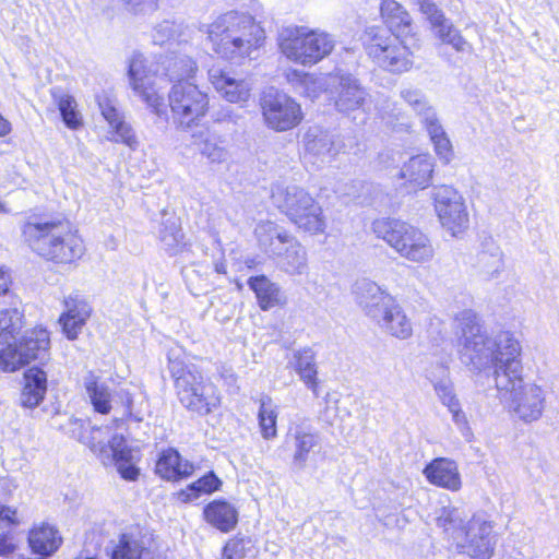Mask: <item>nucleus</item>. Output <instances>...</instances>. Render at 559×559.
I'll return each mask as SVG.
<instances>
[{
    "instance_id": "19",
    "label": "nucleus",
    "mask_w": 559,
    "mask_h": 559,
    "mask_svg": "<svg viewBox=\"0 0 559 559\" xmlns=\"http://www.w3.org/2000/svg\"><path fill=\"white\" fill-rule=\"evenodd\" d=\"M355 294L359 307L374 322L396 302L386 290L366 278L356 283Z\"/></svg>"
},
{
    "instance_id": "24",
    "label": "nucleus",
    "mask_w": 559,
    "mask_h": 559,
    "mask_svg": "<svg viewBox=\"0 0 559 559\" xmlns=\"http://www.w3.org/2000/svg\"><path fill=\"white\" fill-rule=\"evenodd\" d=\"M24 324L21 300L15 296H10L9 304L0 305V348L16 341Z\"/></svg>"
},
{
    "instance_id": "61",
    "label": "nucleus",
    "mask_w": 559,
    "mask_h": 559,
    "mask_svg": "<svg viewBox=\"0 0 559 559\" xmlns=\"http://www.w3.org/2000/svg\"><path fill=\"white\" fill-rule=\"evenodd\" d=\"M15 549V546L11 542V538L8 536L0 537V556H8L12 554Z\"/></svg>"
},
{
    "instance_id": "37",
    "label": "nucleus",
    "mask_w": 559,
    "mask_h": 559,
    "mask_svg": "<svg viewBox=\"0 0 559 559\" xmlns=\"http://www.w3.org/2000/svg\"><path fill=\"white\" fill-rule=\"evenodd\" d=\"M62 543L59 532L50 525L41 524L31 530L28 544L32 550L41 556H50L58 550Z\"/></svg>"
},
{
    "instance_id": "17",
    "label": "nucleus",
    "mask_w": 559,
    "mask_h": 559,
    "mask_svg": "<svg viewBox=\"0 0 559 559\" xmlns=\"http://www.w3.org/2000/svg\"><path fill=\"white\" fill-rule=\"evenodd\" d=\"M207 75L213 88L226 102L238 104L240 107L249 102L252 84L231 69L214 64L209 69Z\"/></svg>"
},
{
    "instance_id": "41",
    "label": "nucleus",
    "mask_w": 559,
    "mask_h": 559,
    "mask_svg": "<svg viewBox=\"0 0 559 559\" xmlns=\"http://www.w3.org/2000/svg\"><path fill=\"white\" fill-rule=\"evenodd\" d=\"M248 285L255 293L262 310H269L284 302L280 287L263 275L249 278Z\"/></svg>"
},
{
    "instance_id": "54",
    "label": "nucleus",
    "mask_w": 559,
    "mask_h": 559,
    "mask_svg": "<svg viewBox=\"0 0 559 559\" xmlns=\"http://www.w3.org/2000/svg\"><path fill=\"white\" fill-rule=\"evenodd\" d=\"M127 9L134 14H146L158 8V0H123Z\"/></svg>"
},
{
    "instance_id": "13",
    "label": "nucleus",
    "mask_w": 559,
    "mask_h": 559,
    "mask_svg": "<svg viewBox=\"0 0 559 559\" xmlns=\"http://www.w3.org/2000/svg\"><path fill=\"white\" fill-rule=\"evenodd\" d=\"M260 107L265 126L276 132L292 130L302 120L300 105L287 94L273 88L263 93Z\"/></svg>"
},
{
    "instance_id": "51",
    "label": "nucleus",
    "mask_w": 559,
    "mask_h": 559,
    "mask_svg": "<svg viewBox=\"0 0 559 559\" xmlns=\"http://www.w3.org/2000/svg\"><path fill=\"white\" fill-rule=\"evenodd\" d=\"M246 554V540L243 538H230L223 548L222 559H242Z\"/></svg>"
},
{
    "instance_id": "60",
    "label": "nucleus",
    "mask_w": 559,
    "mask_h": 559,
    "mask_svg": "<svg viewBox=\"0 0 559 559\" xmlns=\"http://www.w3.org/2000/svg\"><path fill=\"white\" fill-rule=\"evenodd\" d=\"M431 27L435 32V35L441 40L442 34H447V32H449L453 27V24L444 16L442 17V21L431 25Z\"/></svg>"
},
{
    "instance_id": "12",
    "label": "nucleus",
    "mask_w": 559,
    "mask_h": 559,
    "mask_svg": "<svg viewBox=\"0 0 559 559\" xmlns=\"http://www.w3.org/2000/svg\"><path fill=\"white\" fill-rule=\"evenodd\" d=\"M50 347L49 333L45 329L27 331L17 344L0 348V368L5 372H13L31 360H44L48 357Z\"/></svg>"
},
{
    "instance_id": "33",
    "label": "nucleus",
    "mask_w": 559,
    "mask_h": 559,
    "mask_svg": "<svg viewBox=\"0 0 559 559\" xmlns=\"http://www.w3.org/2000/svg\"><path fill=\"white\" fill-rule=\"evenodd\" d=\"M83 386L97 413L108 414L111 411V392L100 376L94 371H87L83 377Z\"/></svg>"
},
{
    "instance_id": "38",
    "label": "nucleus",
    "mask_w": 559,
    "mask_h": 559,
    "mask_svg": "<svg viewBox=\"0 0 559 559\" xmlns=\"http://www.w3.org/2000/svg\"><path fill=\"white\" fill-rule=\"evenodd\" d=\"M50 94L64 124L71 130H78L83 127V116L78 108V102L74 96L63 92L60 87L51 88Z\"/></svg>"
},
{
    "instance_id": "35",
    "label": "nucleus",
    "mask_w": 559,
    "mask_h": 559,
    "mask_svg": "<svg viewBox=\"0 0 559 559\" xmlns=\"http://www.w3.org/2000/svg\"><path fill=\"white\" fill-rule=\"evenodd\" d=\"M204 518L212 526L227 533L238 523V512L233 504L223 500H214L204 508Z\"/></svg>"
},
{
    "instance_id": "28",
    "label": "nucleus",
    "mask_w": 559,
    "mask_h": 559,
    "mask_svg": "<svg viewBox=\"0 0 559 559\" xmlns=\"http://www.w3.org/2000/svg\"><path fill=\"white\" fill-rule=\"evenodd\" d=\"M191 145L211 164H222L229 158V152L222 136L207 128L192 134Z\"/></svg>"
},
{
    "instance_id": "62",
    "label": "nucleus",
    "mask_w": 559,
    "mask_h": 559,
    "mask_svg": "<svg viewBox=\"0 0 559 559\" xmlns=\"http://www.w3.org/2000/svg\"><path fill=\"white\" fill-rule=\"evenodd\" d=\"M10 275L7 271L0 267V295H7L9 290Z\"/></svg>"
},
{
    "instance_id": "58",
    "label": "nucleus",
    "mask_w": 559,
    "mask_h": 559,
    "mask_svg": "<svg viewBox=\"0 0 559 559\" xmlns=\"http://www.w3.org/2000/svg\"><path fill=\"white\" fill-rule=\"evenodd\" d=\"M419 4L421 12L427 16L431 25L439 23L444 17L442 11L430 0H420Z\"/></svg>"
},
{
    "instance_id": "49",
    "label": "nucleus",
    "mask_w": 559,
    "mask_h": 559,
    "mask_svg": "<svg viewBox=\"0 0 559 559\" xmlns=\"http://www.w3.org/2000/svg\"><path fill=\"white\" fill-rule=\"evenodd\" d=\"M404 102L418 115L421 119L431 114L435 109L429 104L426 95L415 87H405L400 93Z\"/></svg>"
},
{
    "instance_id": "14",
    "label": "nucleus",
    "mask_w": 559,
    "mask_h": 559,
    "mask_svg": "<svg viewBox=\"0 0 559 559\" xmlns=\"http://www.w3.org/2000/svg\"><path fill=\"white\" fill-rule=\"evenodd\" d=\"M326 92L335 109L344 115L365 110L370 98L359 80L349 73L337 72L326 75Z\"/></svg>"
},
{
    "instance_id": "23",
    "label": "nucleus",
    "mask_w": 559,
    "mask_h": 559,
    "mask_svg": "<svg viewBox=\"0 0 559 559\" xmlns=\"http://www.w3.org/2000/svg\"><path fill=\"white\" fill-rule=\"evenodd\" d=\"M97 102L102 116L115 131L116 138L112 140L121 142L130 148L135 150L139 142L134 131L131 126L123 120L122 115L115 105V100L106 95H100L97 96Z\"/></svg>"
},
{
    "instance_id": "11",
    "label": "nucleus",
    "mask_w": 559,
    "mask_h": 559,
    "mask_svg": "<svg viewBox=\"0 0 559 559\" xmlns=\"http://www.w3.org/2000/svg\"><path fill=\"white\" fill-rule=\"evenodd\" d=\"M168 99L174 120L182 129L198 124L210 109L209 95L192 83L174 84Z\"/></svg>"
},
{
    "instance_id": "16",
    "label": "nucleus",
    "mask_w": 559,
    "mask_h": 559,
    "mask_svg": "<svg viewBox=\"0 0 559 559\" xmlns=\"http://www.w3.org/2000/svg\"><path fill=\"white\" fill-rule=\"evenodd\" d=\"M129 85L147 107L159 118L167 117L164 97L154 87V74L147 69L146 60L140 52H134L128 63Z\"/></svg>"
},
{
    "instance_id": "7",
    "label": "nucleus",
    "mask_w": 559,
    "mask_h": 559,
    "mask_svg": "<svg viewBox=\"0 0 559 559\" xmlns=\"http://www.w3.org/2000/svg\"><path fill=\"white\" fill-rule=\"evenodd\" d=\"M501 402L510 415L525 424L539 420L546 407V392L535 383H524L522 373L501 374L496 382Z\"/></svg>"
},
{
    "instance_id": "31",
    "label": "nucleus",
    "mask_w": 559,
    "mask_h": 559,
    "mask_svg": "<svg viewBox=\"0 0 559 559\" xmlns=\"http://www.w3.org/2000/svg\"><path fill=\"white\" fill-rule=\"evenodd\" d=\"M376 323L384 333L399 340H407L413 335L412 322L397 301Z\"/></svg>"
},
{
    "instance_id": "30",
    "label": "nucleus",
    "mask_w": 559,
    "mask_h": 559,
    "mask_svg": "<svg viewBox=\"0 0 559 559\" xmlns=\"http://www.w3.org/2000/svg\"><path fill=\"white\" fill-rule=\"evenodd\" d=\"M47 392V374L39 368L33 367L24 372V384L20 403L25 408H35L44 400Z\"/></svg>"
},
{
    "instance_id": "46",
    "label": "nucleus",
    "mask_w": 559,
    "mask_h": 559,
    "mask_svg": "<svg viewBox=\"0 0 559 559\" xmlns=\"http://www.w3.org/2000/svg\"><path fill=\"white\" fill-rule=\"evenodd\" d=\"M160 241L170 255L182 251L186 243L183 241L182 230L176 221L168 219L164 223L163 229L160 230Z\"/></svg>"
},
{
    "instance_id": "57",
    "label": "nucleus",
    "mask_w": 559,
    "mask_h": 559,
    "mask_svg": "<svg viewBox=\"0 0 559 559\" xmlns=\"http://www.w3.org/2000/svg\"><path fill=\"white\" fill-rule=\"evenodd\" d=\"M214 121L218 123L238 124L242 116L235 109L224 106L214 114Z\"/></svg>"
},
{
    "instance_id": "2",
    "label": "nucleus",
    "mask_w": 559,
    "mask_h": 559,
    "mask_svg": "<svg viewBox=\"0 0 559 559\" xmlns=\"http://www.w3.org/2000/svg\"><path fill=\"white\" fill-rule=\"evenodd\" d=\"M22 234L29 248L48 261L71 263L81 259L85 252L78 230L64 218L28 221Z\"/></svg>"
},
{
    "instance_id": "3",
    "label": "nucleus",
    "mask_w": 559,
    "mask_h": 559,
    "mask_svg": "<svg viewBox=\"0 0 559 559\" xmlns=\"http://www.w3.org/2000/svg\"><path fill=\"white\" fill-rule=\"evenodd\" d=\"M213 49L227 59L249 57L264 40V31L243 12L228 11L207 25Z\"/></svg>"
},
{
    "instance_id": "44",
    "label": "nucleus",
    "mask_w": 559,
    "mask_h": 559,
    "mask_svg": "<svg viewBox=\"0 0 559 559\" xmlns=\"http://www.w3.org/2000/svg\"><path fill=\"white\" fill-rule=\"evenodd\" d=\"M165 71L170 81L189 83L187 80L195 73L197 64L186 55L173 56L165 61Z\"/></svg>"
},
{
    "instance_id": "32",
    "label": "nucleus",
    "mask_w": 559,
    "mask_h": 559,
    "mask_svg": "<svg viewBox=\"0 0 559 559\" xmlns=\"http://www.w3.org/2000/svg\"><path fill=\"white\" fill-rule=\"evenodd\" d=\"M475 267L478 275L485 281L498 277L504 267L500 247L492 240L485 242L483 250L477 254Z\"/></svg>"
},
{
    "instance_id": "53",
    "label": "nucleus",
    "mask_w": 559,
    "mask_h": 559,
    "mask_svg": "<svg viewBox=\"0 0 559 559\" xmlns=\"http://www.w3.org/2000/svg\"><path fill=\"white\" fill-rule=\"evenodd\" d=\"M301 85L305 87V93L308 97L316 98L323 87L326 88V76L314 78L313 75L306 74L301 81Z\"/></svg>"
},
{
    "instance_id": "10",
    "label": "nucleus",
    "mask_w": 559,
    "mask_h": 559,
    "mask_svg": "<svg viewBox=\"0 0 559 559\" xmlns=\"http://www.w3.org/2000/svg\"><path fill=\"white\" fill-rule=\"evenodd\" d=\"M368 36L367 53L380 68L392 73L406 72L412 68V53L399 35L371 28Z\"/></svg>"
},
{
    "instance_id": "20",
    "label": "nucleus",
    "mask_w": 559,
    "mask_h": 559,
    "mask_svg": "<svg viewBox=\"0 0 559 559\" xmlns=\"http://www.w3.org/2000/svg\"><path fill=\"white\" fill-rule=\"evenodd\" d=\"M492 336L484 332L466 336L460 350L461 360L473 371H481L492 366Z\"/></svg>"
},
{
    "instance_id": "52",
    "label": "nucleus",
    "mask_w": 559,
    "mask_h": 559,
    "mask_svg": "<svg viewBox=\"0 0 559 559\" xmlns=\"http://www.w3.org/2000/svg\"><path fill=\"white\" fill-rule=\"evenodd\" d=\"M441 41L451 45L459 52H464L472 48L454 26L447 34H442Z\"/></svg>"
},
{
    "instance_id": "6",
    "label": "nucleus",
    "mask_w": 559,
    "mask_h": 559,
    "mask_svg": "<svg viewBox=\"0 0 559 559\" xmlns=\"http://www.w3.org/2000/svg\"><path fill=\"white\" fill-rule=\"evenodd\" d=\"M70 432L80 442L87 444L98 456L104 465H115L118 473L127 480H135L139 476V468L135 466L139 460V451L127 444L123 436L114 435L110 440H104L102 436L107 428H93L91 439L85 440L81 432L84 421L78 418H70Z\"/></svg>"
},
{
    "instance_id": "50",
    "label": "nucleus",
    "mask_w": 559,
    "mask_h": 559,
    "mask_svg": "<svg viewBox=\"0 0 559 559\" xmlns=\"http://www.w3.org/2000/svg\"><path fill=\"white\" fill-rule=\"evenodd\" d=\"M456 328L461 331L464 341L466 336H473L476 333H481V328L478 322L477 314L473 310H463L455 317Z\"/></svg>"
},
{
    "instance_id": "4",
    "label": "nucleus",
    "mask_w": 559,
    "mask_h": 559,
    "mask_svg": "<svg viewBox=\"0 0 559 559\" xmlns=\"http://www.w3.org/2000/svg\"><path fill=\"white\" fill-rule=\"evenodd\" d=\"M168 369L175 381L177 396L188 411L205 416L219 406L216 385L194 366H188L179 357L169 354Z\"/></svg>"
},
{
    "instance_id": "29",
    "label": "nucleus",
    "mask_w": 559,
    "mask_h": 559,
    "mask_svg": "<svg viewBox=\"0 0 559 559\" xmlns=\"http://www.w3.org/2000/svg\"><path fill=\"white\" fill-rule=\"evenodd\" d=\"M287 439L294 440V465L298 468H304L310 451L319 443V435L310 426L297 424L290 427Z\"/></svg>"
},
{
    "instance_id": "1",
    "label": "nucleus",
    "mask_w": 559,
    "mask_h": 559,
    "mask_svg": "<svg viewBox=\"0 0 559 559\" xmlns=\"http://www.w3.org/2000/svg\"><path fill=\"white\" fill-rule=\"evenodd\" d=\"M437 526L456 552L469 559H491L495 555L497 536L493 523L485 514L468 515L463 509L448 506L439 510Z\"/></svg>"
},
{
    "instance_id": "21",
    "label": "nucleus",
    "mask_w": 559,
    "mask_h": 559,
    "mask_svg": "<svg viewBox=\"0 0 559 559\" xmlns=\"http://www.w3.org/2000/svg\"><path fill=\"white\" fill-rule=\"evenodd\" d=\"M66 312L59 322L69 340H75L92 314V307L80 295L73 294L64 299Z\"/></svg>"
},
{
    "instance_id": "27",
    "label": "nucleus",
    "mask_w": 559,
    "mask_h": 559,
    "mask_svg": "<svg viewBox=\"0 0 559 559\" xmlns=\"http://www.w3.org/2000/svg\"><path fill=\"white\" fill-rule=\"evenodd\" d=\"M424 475L427 480L438 487L451 491L461 489L462 481L457 465L454 461L439 457L435 459L424 468Z\"/></svg>"
},
{
    "instance_id": "36",
    "label": "nucleus",
    "mask_w": 559,
    "mask_h": 559,
    "mask_svg": "<svg viewBox=\"0 0 559 559\" xmlns=\"http://www.w3.org/2000/svg\"><path fill=\"white\" fill-rule=\"evenodd\" d=\"M282 269L292 275H302L308 271V255L305 247L294 237L282 248Z\"/></svg>"
},
{
    "instance_id": "56",
    "label": "nucleus",
    "mask_w": 559,
    "mask_h": 559,
    "mask_svg": "<svg viewBox=\"0 0 559 559\" xmlns=\"http://www.w3.org/2000/svg\"><path fill=\"white\" fill-rule=\"evenodd\" d=\"M431 142L433 143L437 155L445 163H449L453 156V150L452 144L447 134L443 136H439L432 140Z\"/></svg>"
},
{
    "instance_id": "25",
    "label": "nucleus",
    "mask_w": 559,
    "mask_h": 559,
    "mask_svg": "<svg viewBox=\"0 0 559 559\" xmlns=\"http://www.w3.org/2000/svg\"><path fill=\"white\" fill-rule=\"evenodd\" d=\"M193 472L194 465L174 448L162 451L155 465V473L167 481L182 480Z\"/></svg>"
},
{
    "instance_id": "39",
    "label": "nucleus",
    "mask_w": 559,
    "mask_h": 559,
    "mask_svg": "<svg viewBox=\"0 0 559 559\" xmlns=\"http://www.w3.org/2000/svg\"><path fill=\"white\" fill-rule=\"evenodd\" d=\"M381 16L390 29L397 35H407L412 28V17L395 0H383L380 7Z\"/></svg>"
},
{
    "instance_id": "9",
    "label": "nucleus",
    "mask_w": 559,
    "mask_h": 559,
    "mask_svg": "<svg viewBox=\"0 0 559 559\" xmlns=\"http://www.w3.org/2000/svg\"><path fill=\"white\" fill-rule=\"evenodd\" d=\"M272 198L298 228L312 235L324 233L326 219L323 210L304 188L294 185L277 187Z\"/></svg>"
},
{
    "instance_id": "42",
    "label": "nucleus",
    "mask_w": 559,
    "mask_h": 559,
    "mask_svg": "<svg viewBox=\"0 0 559 559\" xmlns=\"http://www.w3.org/2000/svg\"><path fill=\"white\" fill-rule=\"evenodd\" d=\"M110 559H142L145 548L141 540L132 534H121L117 542H111L106 548Z\"/></svg>"
},
{
    "instance_id": "15",
    "label": "nucleus",
    "mask_w": 559,
    "mask_h": 559,
    "mask_svg": "<svg viewBox=\"0 0 559 559\" xmlns=\"http://www.w3.org/2000/svg\"><path fill=\"white\" fill-rule=\"evenodd\" d=\"M432 199L441 225L452 236L456 237L468 228L469 218L464 199L453 187H435Z\"/></svg>"
},
{
    "instance_id": "26",
    "label": "nucleus",
    "mask_w": 559,
    "mask_h": 559,
    "mask_svg": "<svg viewBox=\"0 0 559 559\" xmlns=\"http://www.w3.org/2000/svg\"><path fill=\"white\" fill-rule=\"evenodd\" d=\"M435 170L433 158L421 154L411 157L401 167L399 177L413 189H425L429 186Z\"/></svg>"
},
{
    "instance_id": "22",
    "label": "nucleus",
    "mask_w": 559,
    "mask_h": 559,
    "mask_svg": "<svg viewBox=\"0 0 559 559\" xmlns=\"http://www.w3.org/2000/svg\"><path fill=\"white\" fill-rule=\"evenodd\" d=\"M305 153L313 163L331 162L340 152L333 136L319 127H310L302 139Z\"/></svg>"
},
{
    "instance_id": "5",
    "label": "nucleus",
    "mask_w": 559,
    "mask_h": 559,
    "mask_svg": "<svg viewBox=\"0 0 559 559\" xmlns=\"http://www.w3.org/2000/svg\"><path fill=\"white\" fill-rule=\"evenodd\" d=\"M372 231L401 258L416 264L430 263L436 249L430 237L418 227L396 218H379L372 223Z\"/></svg>"
},
{
    "instance_id": "63",
    "label": "nucleus",
    "mask_w": 559,
    "mask_h": 559,
    "mask_svg": "<svg viewBox=\"0 0 559 559\" xmlns=\"http://www.w3.org/2000/svg\"><path fill=\"white\" fill-rule=\"evenodd\" d=\"M15 510L9 508V507H3V512H1V518H0V521H5L8 522L9 524H14L15 523Z\"/></svg>"
},
{
    "instance_id": "55",
    "label": "nucleus",
    "mask_w": 559,
    "mask_h": 559,
    "mask_svg": "<svg viewBox=\"0 0 559 559\" xmlns=\"http://www.w3.org/2000/svg\"><path fill=\"white\" fill-rule=\"evenodd\" d=\"M423 122L425 123V127L427 129V132L430 136V140H435L439 136H443L447 133L444 132L442 126L440 124L436 111H431V114H428L423 118Z\"/></svg>"
},
{
    "instance_id": "64",
    "label": "nucleus",
    "mask_w": 559,
    "mask_h": 559,
    "mask_svg": "<svg viewBox=\"0 0 559 559\" xmlns=\"http://www.w3.org/2000/svg\"><path fill=\"white\" fill-rule=\"evenodd\" d=\"M11 131L10 122L0 115V136L9 134Z\"/></svg>"
},
{
    "instance_id": "48",
    "label": "nucleus",
    "mask_w": 559,
    "mask_h": 559,
    "mask_svg": "<svg viewBox=\"0 0 559 559\" xmlns=\"http://www.w3.org/2000/svg\"><path fill=\"white\" fill-rule=\"evenodd\" d=\"M183 32L185 27L181 23L166 20L154 28L152 38L155 45L163 46L180 38Z\"/></svg>"
},
{
    "instance_id": "43",
    "label": "nucleus",
    "mask_w": 559,
    "mask_h": 559,
    "mask_svg": "<svg viewBox=\"0 0 559 559\" xmlns=\"http://www.w3.org/2000/svg\"><path fill=\"white\" fill-rule=\"evenodd\" d=\"M436 370L437 372H435L432 369L427 370V378L432 383L436 394L438 395L441 403L448 408L455 407V405L460 402L456 399V395L453 391V385L448 378V369L443 365H438Z\"/></svg>"
},
{
    "instance_id": "34",
    "label": "nucleus",
    "mask_w": 559,
    "mask_h": 559,
    "mask_svg": "<svg viewBox=\"0 0 559 559\" xmlns=\"http://www.w3.org/2000/svg\"><path fill=\"white\" fill-rule=\"evenodd\" d=\"M254 234L260 247L270 255H281L282 248L292 238V235L272 222L258 224Z\"/></svg>"
},
{
    "instance_id": "59",
    "label": "nucleus",
    "mask_w": 559,
    "mask_h": 559,
    "mask_svg": "<svg viewBox=\"0 0 559 559\" xmlns=\"http://www.w3.org/2000/svg\"><path fill=\"white\" fill-rule=\"evenodd\" d=\"M452 414V419L457 428L462 431L464 436L469 432L468 421L464 414V412L460 407V403L455 405V407L448 408Z\"/></svg>"
},
{
    "instance_id": "8",
    "label": "nucleus",
    "mask_w": 559,
    "mask_h": 559,
    "mask_svg": "<svg viewBox=\"0 0 559 559\" xmlns=\"http://www.w3.org/2000/svg\"><path fill=\"white\" fill-rule=\"evenodd\" d=\"M278 45L287 59L311 67L332 52L335 40L332 35L323 31L288 26L281 31Z\"/></svg>"
},
{
    "instance_id": "47",
    "label": "nucleus",
    "mask_w": 559,
    "mask_h": 559,
    "mask_svg": "<svg viewBox=\"0 0 559 559\" xmlns=\"http://www.w3.org/2000/svg\"><path fill=\"white\" fill-rule=\"evenodd\" d=\"M222 481L216 477L213 472L204 475L197 481L192 483L187 491L180 492V498L182 501H191L197 499L200 493H211L219 488Z\"/></svg>"
},
{
    "instance_id": "45",
    "label": "nucleus",
    "mask_w": 559,
    "mask_h": 559,
    "mask_svg": "<svg viewBox=\"0 0 559 559\" xmlns=\"http://www.w3.org/2000/svg\"><path fill=\"white\" fill-rule=\"evenodd\" d=\"M258 417L263 438H274L276 436L277 412L276 405L269 395H262L260 397Z\"/></svg>"
},
{
    "instance_id": "40",
    "label": "nucleus",
    "mask_w": 559,
    "mask_h": 559,
    "mask_svg": "<svg viewBox=\"0 0 559 559\" xmlns=\"http://www.w3.org/2000/svg\"><path fill=\"white\" fill-rule=\"evenodd\" d=\"M290 364L306 386L312 391L314 396H318V370L314 354L310 349L298 350L294 354V360Z\"/></svg>"
},
{
    "instance_id": "18",
    "label": "nucleus",
    "mask_w": 559,
    "mask_h": 559,
    "mask_svg": "<svg viewBox=\"0 0 559 559\" xmlns=\"http://www.w3.org/2000/svg\"><path fill=\"white\" fill-rule=\"evenodd\" d=\"M491 347L495 383L501 374L514 378L522 373L521 345L513 334L507 331L497 333L492 336Z\"/></svg>"
}]
</instances>
